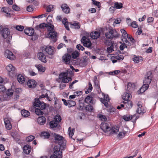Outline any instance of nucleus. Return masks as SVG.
Masks as SVG:
<instances>
[{
  "instance_id": "1",
  "label": "nucleus",
  "mask_w": 158,
  "mask_h": 158,
  "mask_svg": "<svg viewBox=\"0 0 158 158\" xmlns=\"http://www.w3.org/2000/svg\"><path fill=\"white\" fill-rule=\"evenodd\" d=\"M10 30L9 28L4 27L2 26H0V34L4 38L11 39V36L10 34Z\"/></svg>"
},
{
  "instance_id": "2",
  "label": "nucleus",
  "mask_w": 158,
  "mask_h": 158,
  "mask_svg": "<svg viewBox=\"0 0 158 158\" xmlns=\"http://www.w3.org/2000/svg\"><path fill=\"white\" fill-rule=\"evenodd\" d=\"M52 135L54 138V142L59 144L60 145L59 147L60 148L64 143V138L62 136L55 133H52Z\"/></svg>"
},
{
  "instance_id": "3",
  "label": "nucleus",
  "mask_w": 158,
  "mask_h": 158,
  "mask_svg": "<svg viewBox=\"0 0 158 158\" xmlns=\"http://www.w3.org/2000/svg\"><path fill=\"white\" fill-rule=\"evenodd\" d=\"M54 153L51 156L50 158H62V152L58 146H55L53 148Z\"/></svg>"
},
{
  "instance_id": "4",
  "label": "nucleus",
  "mask_w": 158,
  "mask_h": 158,
  "mask_svg": "<svg viewBox=\"0 0 158 158\" xmlns=\"http://www.w3.org/2000/svg\"><path fill=\"white\" fill-rule=\"evenodd\" d=\"M119 35L115 29H111L105 34V36L107 39H112L114 38L118 37Z\"/></svg>"
},
{
  "instance_id": "5",
  "label": "nucleus",
  "mask_w": 158,
  "mask_h": 158,
  "mask_svg": "<svg viewBox=\"0 0 158 158\" xmlns=\"http://www.w3.org/2000/svg\"><path fill=\"white\" fill-rule=\"evenodd\" d=\"M68 76L67 72L62 73L59 75V78L61 80L62 82L67 83L72 80L71 77H67Z\"/></svg>"
},
{
  "instance_id": "6",
  "label": "nucleus",
  "mask_w": 158,
  "mask_h": 158,
  "mask_svg": "<svg viewBox=\"0 0 158 158\" xmlns=\"http://www.w3.org/2000/svg\"><path fill=\"white\" fill-rule=\"evenodd\" d=\"M6 69L9 72V75L11 77H14L16 75V71L15 68L12 64H10L6 67Z\"/></svg>"
},
{
  "instance_id": "7",
  "label": "nucleus",
  "mask_w": 158,
  "mask_h": 158,
  "mask_svg": "<svg viewBox=\"0 0 158 158\" xmlns=\"http://www.w3.org/2000/svg\"><path fill=\"white\" fill-rule=\"evenodd\" d=\"M81 41L82 43L83 44V45L85 47L88 48H91L92 44L89 39L86 36H83L81 40Z\"/></svg>"
},
{
  "instance_id": "8",
  "label": "nucleus",
  "mask_w": 158,
  "mask_h": 158,
  "mask_svg": "<svg viewBox=\"0 0 158 158\" xmlns=\"http://www.w3.org/2000/svg\"><path fill=\"white\" fill-rule=\"evenodd\" d=\"M110 125L109 123L103 122L100 124V127L103 132H106L110 131Z\"/></svg>"
},
{
  "instance_id": "9",
  "label": "nucleus",
  "mask_w": 158,
  "mask_h": 158,
  "mask_svg": "<svg viewBox=\"0 0 158 158\" xmlns=\"http://www.w3.org/2000/svg\"><path fill=\"white\" fill-rule=\"evenodd\" d=\"M34 105L35 106L39 107L41 110H43L45 108V103L41 102L38 99L36 98L34 102Z\"/></svg>"
},
{
  "instance_id": "10",
  "label": "nucleus",
  "mask_w": 158,
  "mask_h": 158,
  "mask_svg": "<svg viewBox=\"0 0 158 158\" xmlns=\"http://www.w3.org/2000/svg\"><path fill=\"white\" fill-rule=\"evenodd\" d=\"M34 105L35 106L39 107L41 110H43L45 108V103L41 102L38 99L36 98L34 102Z\"/></svg>"
},
{
  "instance_id": "11",
  "label": "nucleus",
  "mask_w": 158,
  "mask_h": 158,
  "mask_svg": "<svg viewBox=\"0 0 158 158\" xmlns=\"http://www.w3.org/2000/svg\"><path fill=\"white\" fill-rule=\"evenodd\" d=\"M5 56L10 60H13L15 59V56L13 53L9 50H6L5 52Z\"/></svg>"
},
{
  "instance_id": "12",
  "label": "nucleus",
  "mask_w": 158,
  "mask_h": 158,
  "mask_svg": "<svg viewBox=\"0 0 158 158\" xmlns=\"http://www.w3.org/2000/svg\"><path fill=\"white\" fill-rule=\"evenodd\" d=\"M151 74L152 73L150 72H148L147 73L143 81L144 83H147L149 84L151 83L152 78Z\"/></svg>"
},
{
  "instance_id": "13",
  "label": "nucleus",
  "mask_w": 158,
  "mask_h": 158,
  "mask_svg": "<svg viewBox=\"0 0 158 158\" xmlns=\"http://www.w3.org/2000/svg\"><path fill=\"white\" fill-rule=\"evenodd\" d=\"M137 106L138 107L137 110V112L140 114H143L146 112V110L142 106L140 102H138L137 103Z\"/></svg>"
},
{
  "instance_id": "14",
  "label": "nucleus",
  "mask_w": 158,
  "mask_h": 158,
  "mask_svg": "<svg viewBox=\"0 0 158 158\" xmlns=\"http://www.w3.org/2000/svg\"><path fill=\"white\" fill-rule=\"evenodd\" d=\"M37 57L38 59L42 62L44 63H46L47 59L45 55L42 52H39L38 53Z\"/></svg>"
},
{
  "instance_id": "15",
  "label": "nucleus",
  "mask_w": 158,
  "mask_h": 158,
  "mask_svg": "<svg viewBox=\"0 0 158 158\" xmlns=\"http://www.w3.org/2000/svg\"><path fill=\"white\" fill-rule=\"evenodd\" d=\"M61 8L64 13L68 14L70 12V8L66 4H62L61 6Z\"/></svg>"
},
{
  "instance_id": "16",
  "label": "nucleus",
  "mask_w": 158,
  "mask_h": 158,
  "mask_svg": "<svg viewBox=\"0 0 158 158\" xmlns=\"http://www.w3.org/2000/svg\"><path fill=\"white\" fill-rule=\"evenodd\" d=\"M46 52L48 54L52 55L54 53V48L51 46H48L45 48Z\"/></svg>"
},
{
  "instance_id": "17",
  "label": "nucleus",
  "mask_w": 158,
  "mask_h": 158,
  "mask_svg": "<svg viewBox=\"0 0 158 158\" xmlns=\"http://www.w3.org/2000/svg\"><path fill=\"white\" fill-rule=\"evenodd\" d=\"M135 88V85L134 83L129 82L127 85V87L126 90L129 92H131L134 90Z\"/></svg>"
},
{
  "instance_id": "18",
  "label": "nucleus",
  "mask_w": 158,
  "mask_h": 158,
  "mask_svg": "<svg viewBox=\"0 0 158 158\" xmlns=\"http://www.w3.org/2000/svg\"><path fill=\"white\" fill-rule=\"evenodd\" d=\"M24 33L27 35L31 36L33 35L34 30L33 29L31 28H27L25 29L24 31Z\"/></svg>"
},
{
  "instance_id": "19",
  "label": "nucleus",
  "mask_w": 158,
  "mask_h": 158,
  "mask_svg": "<svg viewBox=\"0 0 158 158\" xmlns=\"http://www.w3.org/2000/svg\"><path fill=\"white\" fill-rule=\"evenodd\" d=\"M37 120L39 124L40 125H43L46 122V119L44 117L42 116L38 117Z\"/></svg>"
},
{
  "instance_id": "20",
  "label": "nucleus",
  "mask_w": 158,
  "mask_h": 158,
  "mask_svg": "<svg viewBox=\"0 0 158 158\" xmlns=\"http://www.w3.org/2000/svg\"><path fill=\"white\" fill-rule=\"evenodd\" d=\"M131 95L129 93L126 92L122 95V98L124 100V102H127L131 98Z\"/></svg>"
},
{
  "instance_id": "21",
  "label": "nucleus",
  "mask_w": 158,
  "mask_h": 158,
  "mask_svg": "<svg viewBox=\"0 0 158 158\" xmlns=\"http://www.w3.org/2000/svg\"><path fill=\"white\" fill-rule=\"evenodd\" d=\"M48 37L51 39H54V42H56V40L55 39L57 36V33L55 31H52L49 32Z\"/></svg>"
},
{
  "instance_id": "22",
  "label": "nucleus",
  "mask_w": 158,
  "mask_h": 158,
  "mask_svg": "<svg viewBox=\"0 0 158 158\" xmlns=\"http://www.w3.org/2000/svg\"><path fill=\"white\" fill-rule=\"evenodd\" d=\"M36 82L34 80H29L27 82L28 86L30 88H34L36 86Z\"/></svg>"
},
{
  "instance_id": "23",
  "label": "nucleus",
  "mask_w": 158,
  "mask_h": 158,
  "mask_svg": "<svg viewBox=\"0 0 158 158\" xmlns=\"http://www.w3.org/2000/svg\"><path fill=\"white\" fill-rule=\"evenodd\" d=\"M90 36L92 38L94 39H97L100 36V33L99 32L97 31L93 32L91 33Z\"/></svg>"
},
{
  "instance_id": "24",
  "label": "nucleus",
  "mask_w": 158,
  "mask_h": 158,
  "mask_svg": "<svg viewBox=\"0 0 158 158\" xmlns=\"http://www.w3.org/2000/svg\"><path fill=\"white\" fill-rule=\"evenodd\" d=\"M110 131L109 133V135H111L114 134H116L119 131V128L117 126H114L111 128Z\"/></svg>"
},
{
  "instance_id": "25",
  "label": "nucleus",
  "mask_w": 158,
  "mask_h": 158,
  "mask_svg": "<svg viewBox=\"0 0 158 158\" xmlns=\"http://www.w3.org/2000/svg\"><path fill=\"white\" fill-rule=\"evenodd\" d=\"M104 99L102 100V103L106 107H107L108 105V102L110 100V98L109 96L107 95L104 96Z\"/></svg>"
},
{
  "instance_id": "26",
  "label": "nucleus",
  "mask_w": 158,
  "mask_h": 158,
  "mask_svg": "<svg viewBox=\"0 0 158 158\" xmlns=\"http://www.w3.org/2000/svg\"><path fill=\"white\" fill-rule=\"evenodd\" d=\"M62 58L63 60L65 62V63L67 64L70 59L71 56L69 54H66L63 56Z\"/></svg>"
},
{
  "instance_id": "27",
  "label": "nucleus",
  "mask_w": 158,
  "mask_h": 158,
  "mask_svg": "<svg viewBox=\"0 0 158 158\" xmlns=\"http://www.w3.org/2000/svg\"><path fill=\"white\" fill-rule=\"evenodd\" d=\"M31 147L28 145H27L23 147V152L27 154H28L31 152Z\"/></svg>"
},
{
  "instance_id": "28",
  "label": "nucleus",
  "mask_w": 158,
  "mask_h": 158,
  "mask_svg": "<svg viewBox=\"0 0 158 158\" xmlns=\"http://www.w3.org/2000/svg\"><path fill=\"white\" fill-rule=\"evenodd\" d=\"M17 80L19 82L22 84L25 81V78L21 74L17 76Z\"/></svg>"
},
{
  "instance_id": "29",
  "label": "nucleus",
  "mask_w": 158,
  "mask_h": 158,
  "mask_svg": "<svg viewBox=\"0 0 158 158\" xmlns=\"http://www.w3.org/2000/svg\"><path fill=\"white\" fill-rule=\"evenodd\" d=\"M21 113L22 116L24 117H27L30 115V112L25 110H22L21 111Z\"/></svg>"
},
{
  "instance_id": "30",
  "label": "nucleus",
  "mask_w": 158,
  "mask_h": 158,
  "mask_svg": "<svg viewBox=\"0 0 158 158\" xmlns=\"http://www.w3.org/2000/svg\"><path fill=\"white\" fill-rule=\"evenodd\" d=\"M50 134L48 132H43L41 134V137L44 139L48 138L50 136Z\"/></svg>"
},
{
  "instance_id": "31",
  "label": "nucleus",
  "mask_w": 158,
  "mask_h": 158,
  "mask_svg": "<svg viewBox=\"0 0 158 158\" xmlns=\"http://www.w3.org/2000/svg\"><path fill=\"white\" fill-rule=\"evenodd\" d=\"M10 9L7 7H2L1 9V11L3 12H4L5 13L7 14L10 15V14H9V12L10 11Z\"/></svg>"
},
{
  "instance_id": "32",
  "label": "nucleus",
  "mask_w": 158,
  "mask_h": 158,
  "mask_svg": "<svg viewBox=\"0 0 158 158\" xmlns=\"http://www.w3.org/2000/svg\"><path fill=\"white\" fill-rule=\"evenodd\" d=\"M58 123L54 120L51 121L50 123V127L51 128H55L57 126Z\"/></svg>"
},
{
  "instance_id": "33",
  "label": "nucleus",
  "mask_w": 158,
  "mask_h": 158,
  "mask_svg": "<svg viewBox=\"0 0 158 158\" xmlns=\"http://www.w3.org/2000/svg\"><path fill=\"white\" fill-rule=\"evenodd\" d=\"M47 24H46L44 23H42L39 25L36 26L35 27V28L37 30H38L39 28H44V27H46V26H47Z\"/></svg>"
},
{
  "instance_id": "34",
  "label": "nucleus",
  "mask_w": 158,
  "mask_h": 158,
  "mask_svg": "<svg viewBox=\"0 0 158 158\" xmlns=\"http://www.w3.org/2000/svg\"><path fill=\"white\" fill-rule=\"evenodd\" d=\"M47 26L46 27L47 28L48 31L49 32L50 31H54L53 30L54 26L51 24L48 23L47 24Z\"/></svg>"
},
{
  "instance_id": "35",
  "label": "nucleus",
  "mask_w": 158,
  "mask_h": 158,
  "mask_svg": "<svg viewBox=\"0 0 158 158\" xmlns=\"http://www.w3.org/2000/svg\"><path fill=\"white\" fill-rule=\"evenodd\" d=\"M121 31L122 33V35L123 37V39H127L128 38V34H127V32L124 29H121Z\"/></svg>"
},
{
  "instance_id": "36",
  "label": "nucleus",
  "mask_w": 158,
  "mask_h": 158,
  "mask_svg": "<svg viewBox=\"0 0 158 158\" xmlns=\"http://www.w3.org/2000/svg\"><path fill=\"white\" fill-rule=\"evenodd\" d=\"M123 103L126 105V106L128 108L131 107L132 106V103L131 101L128 100L127 102H123Z\"/></svg>"
},
{
  "instance_id": "37",
  "label": "nucleus",
  "mask_w": 158,
  "mask_h": 158,
  "mask_svg": "<svg viewBox=\"0 0 158 158\" xmlns=\"http://www.w3.org/2000/svg\"><path fill=\"white\" fill-rule=\"evenodd\" d=\"M134 61L136 63H139L140 61L142 60V58L141 56H138L135 57H134L133 59Z\"/></svg>"
},
{
  "instance_id": "38",
  "label": "nucleus",
  "mask_w": 158,
  "mask_h": 158,
  "mask_svg": "<svg viewBox=\"0 0 158 158\" xmlns=\"http://www.w3.org/2000/svg\"><path fill=\"white\" fill-rule=\"evenodd\" d=\"M127 134V132L123 131L122 132H120L118 135V137L120 138H122L124 137Z\"/></svg>"
},
{
  "instance_id": "39",
  "label": "nucleus",
  "mask_w": 158,
  "mask_h": 158,
  "mask_svg": "<svg viewBox=\"0 0 158 158\" xmlns=\"http://www.w3.org/2000/svg\"><path fill=\"white\" fill-rule=\"evenodd\" d=\"M4 122L5 123V125H7V124H9V127H8V128L9 129H11L12 128V126L11 124V123L10 122V121L7 118H5L4 119Z\"/></svg>"
},
{
  "instance_id": "40",
  "label": "nucleus",
  "mask_w": 158,
  "mask_h": 158,
  "mask_svg": "<svg viewBox=\"0 0 158 158\" xmlns=\"http://www.w3.org/2000/svg\"><path fill=\"white\" fill-rule=\"evenodd\" d=\"M92 98L90 96L88 95L85 99V102L87 103H89L91 102Z\"/></svg>"
},
{
  "instance_id": "41",
  "label": "nucleus",
  "mask_w": 158,
  "mask_h": 158,
  "mask_svg": "<svg viewBox=\"0 0 158 158\" xmlns=\"http://www.w3.org/2000/svg\"><path fill=\"white\" fill-rule=\"evenodd\" d=\"M93 89V87L91 84L90 82H89V87L87 90L85 91V93L86 94H88Z\"/></svg>"
},
{
  "instance_id": "42",
  "label": "nucleus",
  "mask_w": 158,
  "mask_h": 158,
  "mask_svg": "<svg viewBox=\"0 0 158 158\" xmlns=\"http://www.w3.org/2000/svg\"><path fill=\"white\" fill-rule=\"evenodd\" d=\"M36 68L38 69V71L41 72H44L45 70L44 67H43L40 65H38L36 66Z\"/></svg>"
},
{
  "instance_id": "43",
  "label": "nucleus",
  "mask_w": 158,
  "mask_h": 158,
  "mask_svg": "<svg viewBox=\"0 0 158 158\" xmlns=\"http://www.w3.org/2000/svg\"><path fill=\"white\" fill-rule=\"evenodd\" d=\"M114 6L116 9H120L123 7V5L121 3L116 2L114 3Z\"/></svg>"
},
{
  "instance_id": "44",
  "label": "nucleus",
  "mask_w": 158,
  "mask_h": 158,
  "mask_svg": "<svg viewBox=\"0 0 158 158\" xmlns=\"http://www.w3.org/2000/svg\"><path fill=\"white\" fill-rule=\"evenodd\" d=\"M74 131V129H73L72 130L71 129V127H70L68 129V132L69 134L70 137L72 138V136L73 135Z\"/></svg>"
},
{
  "instance_id": "45",
  "label": "nucleus",
  "mask_w": 158,
  "mask_h": 158,
  "mask_svg": "<svg viewBox=\"0 0 158 158\" xmlns=\"http://www.w3.org/2000/svg\"><path fill=\"white\" fill-rule=\"evenodd\" d=\"M61 117L59 115H56L54 117V120L57 123L60 122L61 120Z\"/></svg>"
},
{
  "instance_id": "46",
  "label": "nucleus",
  "mask_w": 158,
  "mask_h": 158,
  "mask_svg": "<svg viewBox=\"0 0 158 158\" xmlns=\"http://www.w3.org/2000/svg\"><path fill=\"white\" fill-rule=\"evenodd\" d=\"M68 106L69 107L73 106L75 105L76 102L75 101L71 100L68 101Z\"/></svg>"
},
{
  "instance_id": "47",
  "label": "nucleus",
  "mask_w": 158,
  "mask_h": 158,
  "mask_svg": "<svg viewBox=\"0 0 158 158\" xmlns=\"http://www.w3.org/2000/svg\"><path fill=\"white\" fill-rule=\"evenodd\" d=\"M132 118V116L130 115H124L123 116V118L125 121H128Z\"/></svg>"
},
{
  "instance_id": "48",
  "label": "nucleus",
  "mask_w": 158,
  "mask_h": 158,
  "mask_svg": "<svg viewBox=\"0 0 158 158\" xmlns=\"http://www.w3.org/2000/svg\"><path fill=\"white\" fill-rule=\"evenodd\" d=\"M79 56V53L77 51H75L72 54V57L73 59H76Z\"/></svg>"
},
{
  "instance_id": "49",
  "label": "nucleus",
  "mask_w": 158,
  "mask_h": 158,
  "mask_svg": "<svg viewBox=\"0 0 158 158\" xmlns=\"http://www.w3.org/2000/svg\"><path fill=\"white\" fill-rule=\"evenodd\" d=\"M35 138V137L33 135H30L26 138V140L27 142H29L32 141Z\"/></svg>"
},
{
  "instance_id": "50",
  "label": "nucleus",
  "mask_w": 158,
  "mask_h": 158,
  "mask_svg": "<svg viewBox=\"0 0 158 158\" xmlns=\"http://www.w3.org/2000/svg\"><path fill=\"white\" fill-rule=\"evenodd\" d=\"M35 114L38 115H42L43 113V112L38 108L35 109Z\"/></svg>"
},
{
  "instance_id": "51",
  "label": "nucleus",
  "mask_w": 158,
  "mask_h": 158,
  "mask_svg": "<svg viewBox=\"0 0 158 158\" xmlns=\"http://www.w3.org/2000/svg\"><path fill=\"white\" fill-rule=\"evenodd\" d=\"M93 107L92 106L89 105L86 106L85 107V109L86 111H91L93 110Z\"/></svg>"
},
{
  "instance_id": "52",
  "label": "nucleus",
  "mask_w": 158,
  "mask_h": 158,
  "mask_svg": "<svg viewBox=\"0 0 158 158\" xmlns=\"http://www.w3.org/2000/svg\"><path fill=\"white\" fill-rule=\"evenodd\" d=\"M93 3L94 5L96 6L98 8L101 7V3L100 2H98L95 0H93Z\"/></svg>"
},
{
  "instance_id": "53",
  "label": "nucleus",
  "mask_w": 158,
  "mask_h": 158,
  "mask_svg": "<svg viewBox=\"0 0 158 158\" xmlns=\"http://www.w3.org/2000/svg\"><path fill=\"white\" fill-rule=\"evenodd\" d=\"M13 94V90L12 89H8L6 92V94L7 95L11 96H12Z\"/></svg>"
},
{
  "instance_id": "54",
  "label": "nucleus",
  "mask_w": 158,
  "mask_h": 158,
  "mask_svg": "<svg viewBox=\"0 0 158 158\" xmlns=\"http://www.w3.org/2000/svg\"><path fill=\"white\" fill-rule=\"evenodd\" d=\"M16 30L19 31H23L24 28V27L23 26L21 25L17 26L15 27Z\"/></svg>"
},
{
  "instance_id": "55",
  "label": "nucleus",
  "mask_w": 158,
  "mask_h": 158,
  "mask_svg": "<svg viewBox=\"0 0 158 158\" xmlns=\"http://www.w3.org/2000/svg\"><path fill=\"white\" fill-rule=\"evenodd\" d=\"M53 6L52 5H49L47 7V11L48 12H51L53 10Z\"/></svg>"
},
{
  "instance_id": "56",
  "label": "nucleus",
  "mask_w": 158,
  "mask_h": 158,
  "mask_svg": "<svg viewBox=\"0 0 158 158\" xmlns=\"http://www.w3.org/2000/svg\"><path fill=\"white\" fill-rule=\"evenodd\" d=\"M79 23L74 22V23L72 24V25L74 26V27L76 29L79 28L80 27V26L79 24Z\"/></svg>"
},
{
  "instance_id": "57",
  "label": "nucleus",
  "mask_w": 158,
  "mask_h": 158,
  "mask_svg": "<svg viewBox=\"0 0 158 158\" xmlns=\"http://www.w3.org/2000/svg\"><path fill=\"white\" fill-rule=\"evenodd\" d=\"M115 58L118 60H123L124 59V56L123 55H120L116 56L115 57Z\"/></svg>"
},
{
  "instance_id": "58",
  "label": "nucleus",
  "mask_w": 158,
  "mask_h": 158,
  "mask_svg": "<svg viewBox=\"0 0 158 158\" xmlns=\"http://www.w3.org/2000/svg\"><path fill=\"white\" fill-rule=\"evenodd\" d=\"M149 87V84L147 83H144L143 85L141 87V90L144 89V90H146Z\"/></svg>"
},
{
  "instance_id": "59",
  "label": "nucleus",
  "mask_w": 158,
  "mask_h": 158,
  "mask_svg": "<svg viewBox=\"0 0 158 158\" xmlns=\"http://www.w3.org/2000/svg\"><path fill=\"white\" fill-rule=\"evenodd\" d=\"M76 48L78 50H81L83 51L84 49V48L80 44H78L76 46Z\"/></svg>"
},
{
  "instance_id": "60",
  "label": "nucleus",
  "mask_w": 158,
  "mask_h": 158,
  "mask_svg": "<svg viewBox=\"0 0 158 158\" xmlns=\"http://www.w3.org/2000/svg\"><path fill=\"white\" fill-rule=\"evenodd\" d=\"M94 83L96 86L98 88L99 87V85L98 83L97 79L96 77H95L94 80Z\"/></svg>"
},
{
  "instance_id": "61",
  "label": "nucleus",
  "mask_w": 158,
  "mask_h": 158,
  "mask_svg": "<svg viewBox=\"0 0 158 158\" xmlns=\"http://www.w3.org/2000/svg\"><path fill=\"white\" fill-rule=\"evenodd\" d=\"M99 118L100 119L103 121H106V117L105 115H100L99 116Z\"/></svg>"
},
{
  "instance_id": "62",
  "label": "nucleus",
  "mask_w": 158,
  "mask_h": 158,
  "mask_svg": "<svg viewBox=\"0 0 158 158\" xmlns=\"http://www.w3.org/2000/svg\"><path fill=\"white\" fill-rule=\"evenodd\" d=\"M12 9L16 11H19V10L20 8L16 5H14L12 6Z\"/></svg>"
},
{
  "instance_id": "63",
  "label": "nucleus",
  "mask_w": 158,
  "mask_h": 158,
  "mask_svg": "<svg viewBox=\"0 0 158 158\" xmlns=\"http://www.w3.org/2000/svg\"><path fill=\"white\" fill-rule=\"evenodd\" d=\"M6 89L4 86L2 85H0V92H4Z\"/></svg>"
},
{
  "instance_id": "64",
  "label": "nucleus",
  "mask_w": 158,
  "mask_h": 158,
  "mask_svg": "<svg viewBox=\"0 0 158 158\" xmlns=\"http://www.w3.org/2000/svg\"><path fill=\"white\" fill-rule=\"evenodd\" d=\"M131 26L134 28H136L138 27L137 23L135 21H133L131 23Z\"/></svg>"
}]
</instances>
